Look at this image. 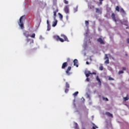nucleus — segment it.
<instances>
[{"instance_id":"1","label":"nucleus","mask_w":129,"mask_h":129,"mask_svg":"<svg viewBox=\"0 0 129 129\" xmlns=\"http://www.w3.org/2000/svg\"><path fill=\"white\" fill-rule=\"evenodd\" d=\"M23 35L26 37V39L25 42V45H29L30 47H32V45L34 44V40L28 38L30 36L29 32L27 31H24L23 32Z\"/></svg>"},{"instance_id":"2","label":"nucleus","mask_w":129,"mask_h":129,"mask_svg":"<svg viewBox=\"0 0 129 129\" xmlns=\"http://www.w3.org/2000/svg\"><path fill=\"white\" fill-rule=\"evenodd\" d=\"M60 37L62 38H63V39L61 38H60V37L58 35H54L53 36V39L54 40H55L57 41H60L61 43H63L64 42V41H66L67 42H69V39H68L67 37L64 35V34H61Z\"/></svg>"},{"instance_id":"3","label":"nucleus","mask_w":129,"mask_h":129,"mask_svg":"<svg viewBox=\"0 0 129 129\" xmlns=\"http://www.w3.org/2000/svg\"><path fill=\"white\" fill-rule=\"evenodd\" d=\"M25 16L21 17L19 19V22L18 23L19 26H20L21 29H24V20Z\"/></svg>"},{"instance_id":"4","label":"nucleus","mask_w":129,"mask_h":129,"mask_svg":"<svg viewBox=\"0 0 129 129\" xmlns=\"http://www.w3.org/2000/svg\"><path fill=\"white\" fill-rule=\"evenodd\" d=\"M96 74V73H95V72L91 73L90 71H87V72H85V75H86V76L87 78H88L89 76H90V75H95Z\"/></svg>"},{"instance_id":"5","label":"nucleus","mask_w":129,"mask_h":129,"mask_svg":"<svg viewBox=\"0 0 129 129\" xmlns=\"http://www.w3.org/2000/svg\"><path fill=\"white\" fill-rule=\"evenodd\" d=\"M111 18L112 19V20L114 21L115 22H117L118 21V19L117 18H116V15L114 13H112L111 14Z\"/></svg>"},{"instance_id":"6","label":"nucleus","mask_w":129,"mask_h":129,"mask_svg":"<svg viewBox=\"0 0 129 129\" xmlns=\"http://www.w3.org/2000/svg\"><path fill=\"white\" fill-rule=\"evenodd\" d=\"M72 68L71 67H68L66 71V73L67 74L68 76H70L71 74V73H70V71H71Z\"/></svg>"},{"instance_id":"7","label":"nucleus","mask_w":129,"mask_h":129,"mask_svg":"<svg viewBox=\"0 0 129 129\" xmlns=\"http://www.w3.org/2000/svg\"><path fill=\"white\" fill-rule=\"evenodd\" d=\"M63 11L66 13V14H69V5L66 6L64 7V8L63 9Z\"/></svg>"},{"instance_id":"8","label":"nucleus","mask_w":129,"mask_h":129,"mask_svg":"<svg viewBox=\"0 0 129 129\" xmlns=\"http://www.w3.org/2000/svg\"><path fill=\"white\" fill-rule=\"evenodd\" d=\"M73 63H74V66H76V67L78 68L79 67V65H78V60H77V59H75L74 60H73Z\"/></svg>"},{"instance_id":"9","label":"nucleus","mask_w":129,"mask_h":129,"mask_svg":"<svg viewBox=\"0 0 129 129\" xmlns=\"http://www.w3.org/2000/svg\"><path fill=\"white\" fill-rule=\"evenodd\" d=\"M67 67H68L67 62H64L62 63V65H61V69H66Z\"/></svg>"},{"instance_id":"10","label":"nucleus","mask_w":129,"mask_h":129,"mask_svg":"<svg viewBox=\"0 0 129 129\" xmlns=\"http://www.w3.org/2000/svg\"><path fill=\"white\" fill-rule=\"evenodd\" d=\"M97 41H98V42H100L101 44H102V45L105 44L104 41L102 40L101 38H99L98 39H97Z\"/></svg>"},{"instance_id":"11","label":"nucleus","mask_w":129,"mask_h":129,"mask_svg":"<svg viewBox=\"0 0 129 129\" xmlns=\"http://www.w3.org/2000/svg\"><path fill=\"white\" fill-rule=\"evenodd\" d=\"M105 114L107 116L111 117L112 118H113V115H112V114L110 113L109 112H106Z\"/></svg>"},{"instance_id":"12","label":"nucleus","mask_w":129,"mask_h":129,"mask_svg":"<svg viewBox=\"0 0 129 129\" xmlns=\"http://www.w3.org/2000/svg\"><path fill=\"white\" fill-rule=\"evenodd\" d=\"M57 24V20L56 19H54V21L53 22V24L52 25V26L53 27H55Z\"/></svg>"},{"instance_id":"13","label":"nucleus","mask_w":129,"mask_h":129,"mask_svg":"<svg viewBox=\"0 0 129 129\" xmlns=\"http://www.w3.org/2000/svg\"><path fill=\"white\" fill-rule=\"evenodd\" d=\"M57 12H58V10L57 9L56 10L53 11L54 20H55Z\"/></svg>"},{"instance_id":"14","label":"nucleus","mask_w":129,"mask_h":129,"mask_svg":"<svg viewBox=\"0 0 129 129\" xmlns=\"http://www.w3.org/2000/svg\"><path fill=\"white\" fill-rule=\"evenodd\" d=\"M119 12H120V13L123 14V15H126L125 12V11L123 10V8L120 9V10H119Z\"/></svg>"},{"instance_id":"15","label":"nucleus","mask_w":129,"mask_h":129,"mask_svg":"<svg viewBox=\"0 0 129 129\" xmlns=\"http://www.w3.org/2000/svg\"><path fill=\"white\" fill-rule=\"evenodd\" d=\"M96 81H98V83H99V84H100V85H101V81H100L98 76L96 77Z\"/></svg>"},{"instance_id":"16","label":"nucleus","mask_w":129,"mask_h":129,"mask_svg":"<svg viewBox=\"0 0 129 129\" xmlns=\"http://www.w3.org/2000/svg\"><path fill=\"white\" fill-rule=\"evenodd\" d=\"M66 89H69L70 88V85L68 82L66 83Z\"/></svg>"},{"instance_id":"17","label":"nucleus","mask_w":129,"mask_h":129,"mask_svg":"<svg viewBox=\"0 0 129 129\" xmlns=\"http://www.w3.org/2000/svg\"><path fill=\"white\" fill-rule=\"evenodd\" d=\"M95 10H96V13L99 14V13H100V10L99 8H96Z\"/></svg>"},{"instance_id":"18","label":"nucleus","mask_w":129,"mask_h":129,"mask_svg":"<svg viewBox=\"0 0 129 129\" xmlns=\"http://www.w3.org/2000/svg\"><path fill=\"white\" fill-rule=\"evenodd\" d=\"M58 15H59V18H60V19L62 20L63 18V16H62V14L58 13Z\"/></svg>"},{"instance_id":"19","label":"nucleus","mask_w":129,"mask_h":129,"mask_svg":"<svg viewBox=\"0 0 129 129\" xmlns=\"http://www.w3.org/2000/svg\"><path fill=\"white\" fill-rule=\"evenodd\" d=\"M51 30V27L50 25H47V31H50Z\"/></svg>"},{"instance_id":"20","label":"nucleus","mask_w":129,"mask_h":129,"mask_svg":"<svg viewBox=\"0 0 129 129\" xmlns=\"http://www.w3.org/2000/svg\"><path fill=\"white\" fill-rule=\"evenodd\" d=\"M78 94H79V92L77 91V92H75L74 94H73V95H74V96H77Z\"/></svg>"},{"instance_id":"21","label":"nucleus","mask_w":129,"mask_h":129,"mask_svg":"<svg viewBox=\"0 0 129 129\" xmlns=\"http://www.w3.org/2000/svg\"><path fill=\"white\" fill-rule=\"evenodd\" d=\"M105 63H106V64H109V59H107V60H105Z\"/></svg>"},{"instance_id":"22","label":"nucleus","mask_w":129,"mask_h":129,"mask_svg":"<svg viewBox=\"0 0 129 129\" xmlns=\"http://www.w3.org/2000/svg\"><path fill=\"white\" fill-rule=\"evenodd\" d=\"M85 24L86 26H88L89 25V22L88 21H85Z\"/></svg>"},{"instance_id":"23","label":"nucleus","mask_w":129,"mask_h":129,"mask_svg":"<svg viewBox=\"0 0 129 129\" xmlns=\"http://www.w3.org/2000/svg\"><path fill=\"white\" fill-rule=\"evenodd\" d=\"M99 70H100V71H103V68L102 65H101L100 67L99 68Z\"/></svg>"},{"instance_id":"24","label":"nucleus","mask_w":129,"mask_h":129,"mask_svg":"<svg viewBox=\"0 0 129 129\" xmlns=\"http://www.w3.org/2000/svg\"><path fill=\"white\" fill-rule=\"evenodd\" d=\"M63 3H64L66 5L69 4V1H67V0H63Z\"/></svg>"},{"instance_id":"25","label":"nucleus","mask_w":129,"mask_h":129,"mask_svg":"<svg viewBox=\"0 0 129 129\" xmlns=\"http://www.w3.org/2000/svg\"><path fill=\"white\" fill-rule=\"evenodd\" d=\"M116 11L117 12H119L120 9H119V8L118 6H117V7H116Z\"/></svg>"},{"instance_id":"26","label":"nucleus","mask_w":129,"mask_h":129,"mask_svg":"<svg viewBox=\"0 0 129 129\" xmlns=\"http://www.w3.org/2000/svg\"><path fill=\"white\" fill-rule=\"evenodd\" d=\"M36 36V34H35L34 33H33L32 36L30 35V37H32L33 38H35V36Z\"/></svg>"},{"instance_id":"27","label":"nucleus","mask_w":129,"mask_h":129,"mask_svg":"<svg viewBox=\"0 0 129 129\" xmlns=\"http://www.w3.org/2000/svg\"><path fill=\"white\" fill-rule=\"evenodd\" d=\"M123 99H124V101H127V100H128V98L127 97H124V98H123Z\"/></svg>"},{"instance_id":"28","label":"nucleus","mask_w":129,"mask_h":129,"mask_svg":"<svg viewBox=\"0 0 129 129\" xmlns=\"http://www.w3.org/2000/svg\"><path fill=\"white\" fill-rule=\"evenodd\" d=\"M105 59H109V57L107 56V54H105Z\"/></svg>"},{"instance_id":"29","label":"nucleus","mask_w":129,"mask_h":129,"mask_svg":"<svg viewBox=\"0 0 129 129\" xmlns=\"http://www.w3.org/2000/svg\"><path fill=\"white\" fill-rule=\"evenodd\" d=\"M103 100H105L106 101H108L109 99L107 98H103Z\"/></svg>"},{"instance_id":"30","label":"nucleus","mask_w":129,"mask_h":129,"mask_svg":"<svg viewBox=\"0 0 129 129\" xmlns=\"http://www.w3.org/2000/svg\"><path fill=\"white\" fill-rule=\"evenodd\" d=\"M123 73V71H120L118 72V74H122Z\"/></svg>"},{"instance_id":"31","label":"nucleus","mask_w":129,"mask_h":129,"mask_svg":"<svg viewBox=\"0 0 129 129\" xmlns=\"http://www.w3.org/2000/svg\"><path fill=\"white\" fill-rule=\"evenodd\" d=\"M69 89H66L65 90V93H67L68 92H69Z\"/></svg>"},{"instance_id":"32","label":"nucleus","mask_w":129,"mask_h":129,"mask_svg":"<svg viewBox=\"0 0 129 129\" xmlns=\"http://www.w3.org/2000/svg\"><path fill=\"white\" fill-rule=\"evenodd\" d=\"M104 0H99V2H100V5H102V2Z\"/></svg>"},{"instance_id":"33","label":"nucleus","mask_w":129,"mask_h":129,"mask_svg":"<svg viewBox=\"0 0 129 129\" xmlns=\"http://www.w3.org/2000/svg\"><path fill=\"white\" fill-rule=\"evenodd\" d=\"M90 8L91 9H94L95 8V6H92L91 7H90Z\"/></svg>"},{"instance_id":"34","label":"nucleus","mask_w":129,"mask_h":129,"mask_svg":"<svg viewBox=\"0 0 129 129\" xmlns=\"http://www.w3.org/2000/svg\"><path fill=\"white\" fill-rule=\"evenodd\" d=\"M86 81H87V82H90V79H89L88 78H87L86 79Z\"/></svg>"},{"instance_id":"35","label":"nucleus","mask_w":129,"mask_h":129,"mask_svg":"<svg viewBox=\"0 0 129 129\" xmlns=\"http://www.w3.org/2000/svg\"><path fill=\"white\" fill-rule=\"evenodd\" d=\"M127 43L129 44V38L126 39Z\"/></svg>"},{"instance_id":"36","label":"nucleus","mask_w":129,"mask_h":129,"mask_svg":"<svg viewBox=\"0 0 129 129\" xmlns=\"http://www.w3.org/2000/svg\"><path fill=\"white\" fill-rule=\"evenodd\" d=\"M47 26H48V25H49V21H48V20H47Z\"/></svg>"},{"instance_id":"37","label":"nucleus","mask_w":129,"mask_h":129,"mask_svg":"<svg viewBox=\"0 0 129 129\" xmlns=\"http://www.w3.org/2000/svg\"><path fill=\"white\" fill-rule=\"evenodd\" d=\"M86 64H87V65L90 64V63H89V61H86Z\"/></svg>"},{"instance_id":"38","label":"nucleus","mask_w":129,"mask_h":129,"mask_svg":"<svg viewBox=\"0 0 129 129\" xmlns=\"http://www.w3.org/2000/svg\"><path fill=\"white\" fill-rule=\"evenodd\" d=\"M87 97L90 98V95L89 94H87Z\"/></svg>"},{"instance_id":"39","label":"nucleus","mask_w":129,"mask_h":129,"mask_svg":"<svg viewBox=\"0 0 129 129\" xmlns=\"http://www.w3.org/2000/svg\"><path fill=\"white\" fill-rule=\"evenodd\" d=\"M109 80H113L112 78H111V77H110L109 78Z\"/></svg>"},{"instance_id":"40","label":"nucleus","mask_w":129,"mask_h":129,"mask_svg":"<svg viewBox=\"0 0 129 129\" xmlns=\"http://www.w3.org/2000/svg\"><path fill=\"white\" fill-rule=\"evenodd\" d=\"M126 68H123V71H125Z\"/></svg>"},{"instance_id":"41","label":"nucleus","mask_w":129,"mask_h":129,"mask_svg":"<svg viewBox=\"0 0 129 129\" xmlns=\"http://www.w3.org/2000/svg\"><path fill=\"white\" fill-rule=\"evenodd\" d=\"M93 129H96L95 127L94 126H93Z\"/></svg>"},{"instance_id":"42","label":"nucleus","mask_w":129,"mask_h":129,"mask_svg":"<svg viewBox=\"0 0 129 129\" xmlns=\"http://www.w3.org/2000/svg\"><path fill=\"white\" fill-rule=\"evenodd\" d=\"M82 129H86L85 128H84V127H83Z\"/></svg>"},{"instance_id":"43","label":"nucleus","mask_w":129,"mask_h":129,"mask_svg":"<svg viewBox=\"0 0 129 129\" xmlns=\"http://www.w3.org/2000/svg\"><path fill=\"white\" fill-rule=\"evenodd\" d=\"M95 127L98 128V127L97 126H95Z\"/></svg>"}]
</instances>
